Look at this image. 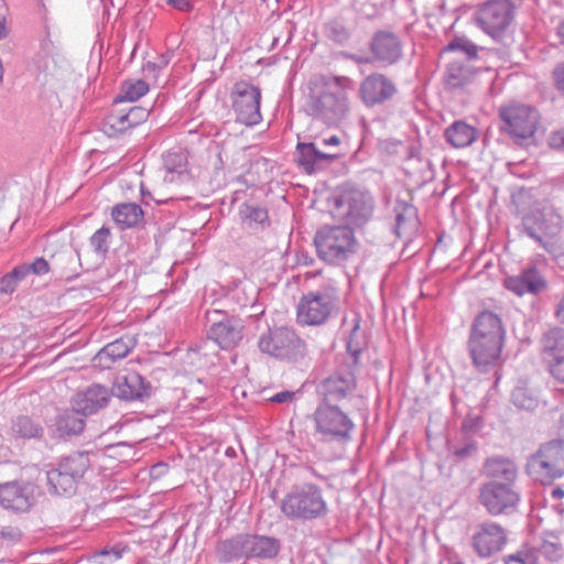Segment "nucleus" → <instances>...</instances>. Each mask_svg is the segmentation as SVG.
Masks as SVG:
<instances>
[{
  "label": "nucleus",
  "instance_id": "nucleus-1",
  "mask_svg": "<svg viewBox=\"0 0 564 564\" xmlns=\"http://www.w3.org/2000/svg\"><path fill=\"white\" fill-rule=\"evenodd\" d=\"M505 340L506 328L499 314L485 310L475 316L467 348L478 371L488 372L500 366Z\"/></svg>",
  "mask_w": 564,
  "mask_h": 564
},
{
  "label": "nucleus",
  "instance_id": "nucleus-2",
  "mask_svg": "<svg viewBox=\"0 0 564 564\" xmlns=\"http://www.w3.org/2000/svg\"><path fill=\"white\" fill-rule=\"evenodd\" d=\"M351 79L347 76L322 75L310 86V113L326 122L337 121L348 110Z\"/></svg>",
  "mask_w": 564,
  "mask_h": 564
},
{
  "label": "nucleus",
  "instance_id": "nucleus-3",
  "mask_svg": "<svg viewBox=\"0 0 564 564\" xmlns=\"http://www.w3.org/2000/svg\"><path fill=\"white\" fill-rule=\"evenodd\" d=\"M258 348L271 358L297 364L307 356V345L293 328L274 327L262 333L258 339Z\"/></svg>",
  "mask_w": 564,
  "mask_h": 564
},
{
  "label": "nucleus",
  "instance_id": "nucleus-4",
  "mask_svg": "<svg viewBox=\"0 0 564 564\" xmlns=\"http://www.w3.org/2000/svg\"><path fill=\"white\" fill-rule=\"evenodd\" d=\"M90 467L89 454L74 452L62 457L46 473L50 491L57 496H72Z\"/></svg>",
  "mask_w": 564,
  "mask_h": 564
},
{
  "label": "nucleus",
  "instance_id": "nucleus-5",
  "mask_svg": "<svg viewBox=\"0 0 564 564\" xmlns=\"http://www.w3.org/2000/svg\"><path fill=\"white\" fill-rule=\"evenodd\" d=\"M522 231L550 253L554 252L552 239L563 228L562 216L549 203H543L522 217Z\"/></svg>",
  "mask_w": 564,
  "mask_h": 564
},
{
  "label": "nucleus",
  "instance_id": "nucleus-6",
  "mask_svg": "<svg viewBox=\"0 0 564 564\" xmlns=\"http://www.w3.org/2000/svg\"><path fill=\"white\" fill-rule=\"evenodd\" d=\"M326 511L321 489L312 484L294 486L281 501V512L290 520H312Z\"/></svg>",
  "mask_w": 564,
  "mask_h": 564
},
{
  "label": "nucleus",
  "instance_id": "nucleus-7",
  "mask_svg": "<svg viewBox=\"0 0 564 564\" xmlns=\"http://www.w3.org/2000/svg\"><path fill=\"white\" fill-rule=\"evenodd\" d=\"M527 474L538 482L551 485L564 476V440L540 446L527 462Z\"/></svg>",
  "mask_w": 564,
  "mask_h": 564
},
{
  "label": "nucleus",
  "instance_id": "nucleus-8",
  "mask_svg": "<svg viewBox=\"0 0 564 564\" xmlns=\"http://www.w3.org/2000/svg\"><path fill=\"white\" fill-rule=\"evenodd\" d=\"M314 245L322 260L340 264L352 252V228L348 225L325 226L315 234Z\"/></svg>",
  "mask_w": 564,
  "mask_h": 564
},
{
  "label": "nucleus",
  "instance_id": "nucleus-9",
  "mask_svg": "<svg viewBox=\"0 0 564 564\" xmlns=\"http://www.w3.org/2000/svg\"><path fill=\"white\" fill-rule=\"evenodd\" d=\"M230 100L238 122L252 127L262 121L260 111L261 90L259 87L247 80L237 82L230 91Z\"/></svg>",
  "mask_w": 564,
  "mask_h": 564
},
{
  "label": "nucleus",
  "instance_id": "nucleus-10",
  "mask_svg": "<svg viewBox=\"0 0 564 564\" xmlns=\"http://www.w3.org/2000/svg\"><path fill=\"white\" fill-rule=\"evenodd\" d=\"M503 129L513 139L531 138L538 128L539 112L524 104H510L499 112Z\"/></svg>",
  "mask_w": 564,
  "mask_h": 564
},
{
  "label": "nucleus",
  "instance_id": "nucleus-11",
  "mask_svg": "<svg viewBox=\"0 0 564 564\" xmlns=\"http://www.w3.org/2000/svg\"><path fill=\"white\" fill-rule=\"evenodd\" d=\"M478 501L489 514L500 516L518 508L520 494L516 486L486 481L479 488Z\"/></svg>",
  "mask_w": 564,
  "mask_h": 564
},
{
  "label": "nucleus",
  "instance_id": "nucleus-12",
  "mask_svg": "<svg viewBox=\"0 0 564 564\" xmlns=\"http://www.w3.org/2000/svg\"><path fill=\"white\" fill-rule=\"evenodd\" d=\"M207 319L212 323L208 338L224 350L236 348L243 337V323L234 315L214 310L206 312Z\"/></svg>",
  "mask_w": 564,
  "mask_h": 564
},
{
  "label": "nucleus",
  "instance_id": "nucleus-13",
  "mask_svg": "<svg viewBox=\"0 0 564 564\" xmlns=\"http://www.w3.org/2000/svg\"><path fill=\"white\" fill-rule=\"evenodd\" d=\"M514 13L516 6L511 0H488L477 10L476 20L487 34L498 37L512 23Z\"/></svg>",
  "mask_w": 564,
  "mask_h": 564
},
{
  "label": "nucleus",
  "instance_id": "nucleus-14",
  "mask_svg": "<svg viewBox=\"0 0 564 564\" xmlns=\"http://www.w3.org/2000/svg\"><path fill=\"white\" fill-rule=\"evenodd\" d=\"M334 303L329 294L310 292L304 294L297 305V322L302 325H322L329 317Z\"/></svg>",
  "mask_w": 564,
  "mask_h": 564
},
{
  "label": "nucleus",
  "instance_id": "nucleus-15",
  "mask_svg": "<svg viewBox=\"0 0 564 564\" xmlns=\"http://www.w3.org/2000/svg\"><path fill=\"white\" fill-rule=\"evenodd\" d=\"M397 94L394 83L386 75L372 73L360 84L359 96L368 107L382 105Z\"/></svg>",
  "mask_w": 564,
  "mask_h": 564
},
{
  "label": "nucleus",
  "instance_id": "nucleus-16",
  "mask_svg": "<svg viewBox=\"0 0 564 564\" xmlns=\"http://www.w3.org/2000/svg\"><path fill=\"white\" fill-rule=\"evenodd\" d=\"M507 542L505 529L496 522H484L473 535V547L480 557H489L502 550Z\"/></svg>",
  "mask_w": 564,
  "mask_h": 564
},
{
  "label": "nucleus",
  "instance_id": "nucleus-17",
  "mask_svg": "<svg viewBox=\"0 0 564 564\" xmlns=\"http://www.w3.org/2000/svg\"><path fill=\"white\" fill-rule=\"evenodd\" d=\"M369 50L373 59L383 66L397 64L403 55L400 37L390 31L376 32L369 44Z\"/></svg>",
  "mask_w": 564,
  "mask_h": 564
},
{
  "label": "nucleus",
  "instance_id": "nucleus-18",
  "mask_svg": "<svg viewBox=\"0 0 564 564\" xmlns=\"http://www.w3.org/2000/svg\"><path fill=\"white\" fill-rule=\"evenodd\" d=\"M316 429L323 435L348 437L350 421L337 406L321 405L315 412Z\"/></svg>",
  "mask_w": 564,
  "mask_h": 564
},
{
  "label": "nucleus",
  "instance_id": "nucleus-19",
  "mask_svg": "<svg viewBox=\"0 0 564 564\" xmlns=\"http://www.w3.org/2000/svg\"><path fill=\"white\" fill-rule=\"evenodd\" d=\"M111 395L112 392L107 387L94 383L74 395L73 408L83 415L95 414L108 405Z\"/></svg>",
  "mask_w": 564,
  "mask_h": 564
},
{
  "label": "nucleus",
  "instance_id": "nucleus-20",
  "mask_svg": "<svg viewBox=\"0 0 564 564\" xmlns=\"http://www.w3.org/2000/svg\"><path fill=\"white\" fill-rule=\"evenodd\" d=\"M482 474L489 479L488 481L516 486L519 471L513 459L503 455H492L485 459Z\"/></svg>",
  "mask_w": 564,
  "mask_h": 564
},
{
  "label": "nucleus",
  "instance_id": "nucleus-21",
  "mask_svg": "<svg viewBox=\"0 0 564 564\" xmlns=\"http://www.w3.org/2000/svg\"><path fill=\"white\" fill-rule=\"evenodd\" d=\"M505 286L518 296L527 293L536 295L546 289V281L536 268L531 267L517 275L508 276Z\"/></svg>",
  "mask_w": 564,
  "mask_h": 564
},
{
  "label": "nucleus",
  "instance_id": "nucleus-22",
  "mask_svg": "<svg viewBox=\"0 0 564 564\" xmlns=\"http://www.w3.org/2000/svg\"><path fill=\"white\" fill-rule=\"evenodd\" d=\"M31 496L26 488L18 481L0 484V506L14 511H26L30 509Z\"/></svg>",
  "mask_w": 564,
  "mask_h": 564
},
{
  "label": "nucleus",
  "instance_id": "nucleus-23",
  "mask_svg": "<svg viewBox=\"0 0 564 564\" xmlns=\"http://www.w3.org/2000/svg\"><path fill=\"white\" fill-rule=\"evenodd\" d=\"M134 344L132 338L120 337L101 348L94 357L95 366L101 369H110L112 365L123 359L132 350Z\"/></svg>",
  "mask_w": 564,
  "mask_h": 564
},
{
  "label": "nucleus",
  "instance_id": "nucleus-24",
  "mask_svg": "<svg viewBox=\"0 0 564 564\" xmlns=\"http://www.w3.org/2000/svg\"><path fill=\"white\" fill-rule=\"evenodd\" d=\"M280 549V540L274 536L247 534V558L272 560Z\"/></svg>",
  "mask_w": 564,
  "mask_h": 564
},
{
  "label": "nucleus",
  "instance_id": "nucleus-25",
  "mask_svg": "<svg viewBox=\"0 0 564 564\" xmlns=\"http://www.w3.org/2000/svg\"><path fill=\"white\" fill-rule=\"evenodd\" d=\"M296 150L299 153L297 164L307 174L315 173L323 161H334L337 158L336 154L319 151L312 142H299Z\"/></svg>",
  "mask_w": 564,
  "mask_h": 564
},
{
  "label": "nucleus",
  "instance_id": "nucleus-26",
  "mask_svg": "<svg viewBox=\"0 0 564 564\" xmlns=\"http://www.w3.org/2000/svg\"><path fill=\"white\" fill-rule=\"evenodd\" d=\"M352 373L334 375L319 384V392L324 394L327 402H336L346 398L351 391Z\"/></svg>",
  "mask_w": 564,
  "mask_h": 564
},
{
  "label": "nucleus",
  "instance_id": "nucleus-27",
  "mask_svg": "<svg viewBox=\"0 0 564 564\" xmlns=\"http://www.w3.org/2000/svg\"><path fill=\"white\" fill-rule=\"evenodd\" d=\"M188 163L186 154L177 152H169L163 156L165 183H184L189 178Z\"/></svg>",
  "mask_w": 564,
  "mask_h": 564
},
{
  "label": "nucleus",
  "instance_id": "nucleus-28",
  "mask_svg": "<svg viewBox=\"0 0 564 564\" xmlns=\"http://www.w3.org/2000/svg\"><path fill=\"white\" fill-rule=\"evenodd\" d=\"M44 429L41 423L29 415H18L11 420L9 435L15 441L40 440Z\"/></svg>",
  "mask_w": 564,
  "mask_h": 564
},
{
  "label": "nucleus",
  "instance_id": "nucleus-29",
  "mask_svg": "<svg viewBox=\"0 0 564 564\" xmlns=\"http://www.w3.org/2000/svg\"><path fill=\"white\" fill-rule=\"evenodd\" d=\"M395 226L394 234L398 237H412L419 229L416 208L406 203H398L394 207Z\"/></svg>",
  "mask_w": 564,
  "mask_h": 564
},
{
  "label": "nucleus",
  "instance_id": "nucleus-30",
  "mask_svg": "<svg viewBox=\"0 0 564 564\" xmlns=\"http://www.w3.org/2000/svg\"><path fill=\"white\" fill-rule=\"evenodd\" d=\"M475 78L474 69L458 61L449 63L444 75L445 87L452 91L467 87Z\"/></svg>",
  "mask_w": 564,
  "mask_h": 564
},
{
  "label": "nucleus",
  "instance_id": "nucleus-31",
  "mask_svg": "<svg viewBox=\"0 0 564 564\" xmlns=\"http://www.w3.org/2000/svg\"><path fill=\"white\" fill-rule=\"evenodd\" d=\"M355 229L362 228L373 219L376 198L367 188H355Z\"/></svg>",
  "mask_w": 564,
  "mask_h": 564
},
{
  "label": "nucleus",
  "instance_id": "nucleus-32",
  "mask_svg": "<svg viewBox=\"0 0 564 564\" xmlns=\"http://www.w3.org/2000/svg\"><path fill=\"white\" fill-rule=\"evenodd\" d=\"M54 265L61 278L70 281L77 278L82 269L80 253L77 249H64L54 257Z\"/></svg>",
  "mask_w": 564,
  "mask_h": 564
},
{
  "label": "nucleus",
  "instance_id": "nucleus-33",
  "mask_svg": "<svg viewBox=\"0 0 564 564\" xmlns=\"http://www.w3.org/2000/svg\"><path fill=\"white\" fill-rule=\"evenodd\" d=\"M446 141L456 149L470 145L478 137L477 129L463 120L454 121L444 132Z\"/></svg>",
  "mask_w": 564,
  "mask_h": 564
},
{
  "label": "nucleus",
  "instance_id": "nucleus-34",
  "mask_svg": "<svg viewBox=\"0 0 564 564\" xmlns=\"http://www.w3.org/2000/svg\"><path fill=\"white\" fill-rule=\"evenodd\" d=\"M216 554L223 562H232L247 558V534H237L218 542Z\"/></svg>",
  "mask_w": 564,
  "mask_h": 564
},
{
  "label": "nucleus",
  "instance_id": "nucleus-35",
  "mask_svg": "<svg viewBox=\"0 0 564 564\" xmlns=\"http://www.w3.org/2000/svg\"><path fill=\"white\" fill-rule=\"evenodd\" d=\"M117 394L123 400H137L149 395V384L138 373H131L122 378L117 384Z\"/></svg>",
  "mask_w": 564,
  "mask_h": 564
},
{
  "label": "nucleus",
  "instance_id": "nucleus-36",
  "mask_svg": "<svg viewBox=\"0 0 564 564\" xmlns=\"http://www.w3.org/2000/svg\"><path fill=\"white\" fill-rule=\"evenodd\" d=\"M111 216L120 228H131L143 219V210L135 203H122L112 207Z\"/></svg>",
  "mask_w": 564,
  "mask_h": 564
},
{
  "label": "nucleus",
  "instance_id": "nucleus-37",
  "mask_svg": "<svg viewBox=\"0 0 564 564\" xmlns=\"http://www.w3.org/2000/svg\"><path fill=\"white\" fill-rule=\"evenodd\" d=\"M564 350V328L552 327L546 330L541 338L542 357H551Z\"/></svg>",
  "mask_w": 564,
  "mask_h": 564
},
{
  "label": "nucleus",
  "instance_id": "nucleus-38",
  "mask_svg": "<svg viewBox=\"0 0 564 564\" xmlns=\"http://www.w3.org/2000/svg\"><path fill=\"white\" fill-rule=\"evenodd\" d=\"M131 128L126 109L112 110L102 122V130L109 137H117Z\"/></svg>",
  "mask_w": 564,
  "mask_h": 564
},
{
  "label": "nucleus",
  "instance_id": "nucleus-39",
  "mask_svg": "<svg viewBox=\"0 0 564 564\" xmlns=\"http://www.w3.org/2000/svg\"><path fill=\"white\" fill-rule=\"evenodd\" d=\"M82 412H77L74 408L58 416L56 426L63 435H78L85 427V421Z\"/></svg>",
  "mask_w": 564,
  "mask_h": 564
},
{
  "label": "nucleus",
  "instance_id": "nucleus-40",
  "mask_svg": "<svg viewBox=\"0 0 564 564\" xmlns=\"http://www.w3.org/2000/svg\"><path fill=\"white\" fill-rule=\"evenodd\" d=\"M149 91V85L142 79L126 80L121 84L120 95L116 98L117 102H133L143 97Z\"/></svg>",
  "mask_w": 564,
  "mask_h": 564
},
{
  "label": "nucleus",
  "instance_id": "nucleus-41",
  "mask_svg": "<svg viewBox=\"0 0 564 564\" xmlns=\"http://www.w3.org/2000/svg\"><path fill=\"white\" fill-rule=\"evenodd\" d=\"M128 546L118 543L112 546H106L102 550L95 552L91 556V561L96 564H113L128 551Z\"/></svg>",
  "mask_w": 564,
  "mask_h": 564
},
{
  "label": "nucleus",
  "instance_id": "nucleus-42",
  "mask_svg": "<svg viewBox=\"0 0 564 564\" xmlns=\"http://www.w3.org/2000/svg\"><path fill=\"white\" fill-rule=\"evenodd\" d=\"M110 237V229L102 226L89 238V245L100 260L105 259L109 251Z\"/></svg>",
  "mask_w": 564,
  "mask_h": 564
},
{
  "label": "nucleus",
  "instance_id": "nucleus-43",
  "mask_svg": "<svg viewBox=\"0 0 564 564\" xmlns=\"http://www.w3.org/2000/svg\"><path fill=\"white\" fill-rule=\"evenodd\" d=\"M25 279V270L20 269L19 265L13 268L9 273L0 279V293L11 294L15 291L19 282Z\"/></svg>",
  "mask_w": 564,
  "mask_h": 564
},
{
  "label": "nucleus",
  "instance_id": "nucleus-44",
  "mask_svg": "<svg viewBox=\"0 0 564 564\" xmlns=\"http://www.w3.org/2000/svg\"><path fill=\"white\" fill-rule=\"evenodd\" d=\"M335 217H349L352 214V196L349 193L335 194L332 197Z\"/></svg>",
  "mask_w": 564,
  "mask_h": 564
},
{
  "label": "nucleus",
  "instance_id": "nucleus-45",
  "mask_svg": "<svg viewBox=\"0 0 564 564\" xmlns=\"http://www.w3.org/2000/svg\"><path fill=\"white\" fill-rule=\"evenodd\" d=\"M535 551L538 557L543 556L551 563L558 562L563 556L562 545L556 541L544 540Z\"/></svg>",
  "mask_w": 564,
  "mask_h": 564
},
{
  "label": "nucleus",
  "instance_id": "nucleus-46",
  "mask_svg": "<svg viewBox=\"0 0 564 564\" xmlns=\"http://www.w3.org/2000/svg\"><path fill=\"white\" fill-rule=\"evenodd\" d=\"M240 214L243 220H248L249 223L264 225L269 221L268 210L260 206L243 204L241 206Z\"/></svg>",
  "mask_w": 564,
  "mask_h": 564
},
{
  "label": "nucleus",
  "instance_id": "nucleus-47",
  "mask_svg": "<svg viewBox=\"0 0 564 564\" xmlns=\"http://www.w3.org/2000/svg\"><path fill=\"white\" fill-rule=\"evenodd\" d=\"M505 564H538V555L534 547L522 546L516 553L505 557Z\"/></svg>",
  "mask_w": 564,
  "mask_h": 564
},
{
  "label": "nucleus",
  "instance_id": "nucleus-48",
  "mask_svg": "<svg viewBox=\"0 0 564 564\" xmlns=\"http://www.w3.org/2000/svg\"><path fill=\"white\" fill-rule=\"evenodd\" d=\"M326 35L333 42L344 45L349 42L350 32L340 22L332 21L326 24Z\"/></svg>",
  "mask_w": 564,
  "mask_h": 564
},
{
  "label": "nucleus",
  "instance_id": "nucleus-49",
  "mask_svg": "<svg viewBox=\"0 0 564 564\" xmlns=\"http://www.w3.org/2000/svg\"><path fill=\"white\" fill-rule=\"evenodd\" d=\"M543 360L546 362L551 375L556 380L564 382V350Z\"/></svg>",
  "mask_w": 564,
  "mask_h": 564
},
{
  "label": "nucleus",
  "instance_id": "nucleus-50",
  "mask_svg": "<svg viewBox=\"0 0 564 564\" xmlns=\"http://www.w3.org/2000/svg\"><path fill=\"white\" fill-rule=\"evenodd\" d=\"M512 400L519 409L534 410L538 405V400L529 397L523 389H516L512 393Z\"/></svg>",
  "mask_w": 564,
  "mask_h": 564
},
{
  "label": "nucleus",
  "instance_id": "nucleus-51",
  "mask_svg": "<svg viewBox=\"0 0 564 564\" xmlns=\"http://www.w3.org/2000/svg\"><path fill=\"white\" fill-rule=\"evenodd\" d=\"M19 268L25 270V278L30 273L43 275L50 271V264L43 257L36 258L32 263H23Z\"/></svg>",
  "mask_w": 564,
  "mask_h": 564
},
{
  "label": "nucleus",
  "instance_id": "nucleus-52",
  "mask_svg": "<svg viewBox=\"0 0 564 564\" xmlns=\"http://www.w3.org/2000/svg\"><path fill=\"white\" fill-rule=\"evenodd\" d=\"M126 112L132 128L144 122L149 117V111L145 108L139 106H131L126 110Z\"/></svg>",
  "mask_w": 564,
  "mask_h": 564
},
{
  "label": "nucleus",
  "instance_id": "nucleus-53",
  "mask_svg": "<svg viewBox=\"0 0 564 564\" xmlns=\"http://www.w3.org/2000/svg\"><path fill=\"white\" fill-rule=\"evenodd\" d=\"M552 78L556 90L564 97V62L556 64L552 72Z\"/></svg>",
  "mask_w": 564,
  "mask_h": 564
},
{
  "label": "nucleus",
  "instance_id": "nucleus-54",
  "mask_svg": "<svg viewBox=\"0 0 564 564\" xmlns=\"http://www.w3.org/2000/svg\"><path fill=\"white\" fill-rule=\"evenodd\" d=\"M0 535L3 540H6L10 543H15V542L20 541V539L22 536V532L18 527L8 525V527L1 528Z\"/></svg>",
  "mask_w": 564,
  "mask_h": 564
},
{
  "label": "nucleus",
  "instance_id": "nucleus-55",
  "mask_svg": "<svg viewBox=\"0 0 564 564\" xmlns=\"http://www.w3.org/2000/svg\"><path fill=\"white\" fill-rule=\"evenodd\" d=\"M165 2L181 12H191L194 9L192 0H165Z\"/></svg>",
  "mask_w": 564,
  "mask_h": 564
},
{
  "label": "nucleus",
  "instance_id": "nucleus-56",
  "mask_svg": "<svg viewBox=\"0 0 564 564\" xmlns=\"http://www.w3.org/2000/svg\"><path fill=\"white\" fill-rule=\"evenodd\" d=\"M550 145L555 149L564 150V128L550 135Z\"/></svg>",
  "mask_w": 564,
  "mask_h": 564
},
{
  "label": "nucleus",
  "instance_id": "nucleus-57",
  "mask_svg": "<svg viewBox=\"0 0 564 564\" xmlns=\"http://www.w3.org/2000/svg\"><path fill=\"white\" fill-rule=\"evenodd\" d=\"M294 399V392L292 391H282L278 392L270 398V401L273 403H286Z\"/></svg>",
  "mask_w": 564,
  "mask_h": 564
},
{
  "label": "nucleus",
  "instance_id": "nucleus-58",
  "mask_svg": "<svg viewBox=\"0 0 564 564\" xmlns=\"http://www.w3.org/2000/svg\"><path fill=\"white\" fill-rule=\"evenodd\" d=\"M475 451H476V445L475 444H467V445L462 446V447H456L454 449V454L457 457L465 458V457L471 455Z\"/></svg>",
  "mask_w": 564,
  "mask_h": 564
},
{
  "label": "nucleus",
  "instance_id": "nucleus-59",
  "mask_svg": "<svg viewBox=\"0 0 564 564\" xmlns=\"http://www.w3.org/2000/svg\"><path fill=\"white\" fill-rule=\"evenodd\" d=\"M457 47H460L469 56H476V46L470 43H465L460 46L458 43L453 42L448 45V50H455Z\"/></svg>",
  "mask_w": 564,
  "mask_h": 564
},
{
  "label": "nucleus",
  "instance_id": "nucleus-60",
  "mask_svg": "<svg viewBox=\"0 0 564 564\" xmlns=\"http://www.w3.org/2000/svg\"><path fill=\"white\" fill-rule=\"evenodd\" d=\"M173 55H174V52H173V51H171V50H169V51H166L165 53L161 54V55L158 57V66H159V67H161L162 69H163L164 67H166V66L170 64V62H171V59H172Z\"/></svg>",
  "mask_w": 564,
  "mask_h": 564
},
{
  "label": "nucleus",
  "instance_id": "nucleus-61",
  "mask_svg": "<svg viewBox=\"0 0 564 564\" xmlns=\"http://www.w3.org/2000/svg\"><path fill=\"white\" fill-rule=\"evenodd\" d=\"M554 316L561 322L564 323V294L558 300L555 310Z\"/></svg>",
  "mask_w": 564,
  "mask_h": 564
},
{
  "label": "nucleus",
  "instance_id": "nucleus-62",
  "mask_svg": "<svg viewBox=\"0 0 564 564\" xmlns=\"http://www.w3.org/2000/svg\"><path fill=\"white\" fill-rule=\"evenodd\" d=\"M162 68L158 66V62L148 61L147 63L143 64V72L149 73V74H156Z\"/></svg>",
  "mask_w": 564,
  "mask_h": 564
},
{
  "label": "nucleus",
  "instance_id": "nucleus-63",
  "mask_svg": "<svg viewBox=\"0 0 564 564\" xmlns=\"http://www.w3.org/2000/svg\"><path fill=\"white\" fill-rule=\"evenodd\" d=\"M551 497L555 500H560L564 497V490L561 487H555L551 491Z\"/></svg>",
  "mask_w": 564,
  "mask_h": 564
},
{
  "label": "nucleus",
  "instance_id": "nucleus-64",
  "mask_svg": "<svg viewBox=\"0 0 564 564\" xmlns=\"http://www.w3.org/2000/svg\"><path fill=\"white\" fill-rule=\"evenodd\" d=\"M323 143L325 145H337V144H339V138L336 135H332L329 138L324 139Z\"/></svg>",
  "mask_w": 564,
  "mask_h": 564
}]
</instances>
